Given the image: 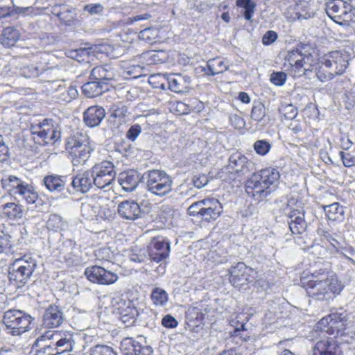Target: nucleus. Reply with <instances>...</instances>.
<instances>
[{"label":"nucleus","instance_id":"nucleus-1","mask_svg":"<svg viewBox=\"0 0 355 355\" xmlns=\"http://www.w3.org/2000/svg\"><path fill=\"white\" fill-rule=\"evenodd\" d=\"M306 293L310 297L320 301H327L339 295L343 285L338 277L324 270H320L308 277L303 282Z\"/></svg>","mask_w":355,"mask_h":355},{"label":"nucleus","instance_id":"nucleus-2","mask_svg":"<svg viewBox=\"0 0 355 355\" xmlns=\"http://www.w3.org/2000/svg\"><path fill=\"white\" fill-rule=\"evenodd\" d=\"M279 177L278 171L272 168L254 172L246 182V193L255 200H263L275 191Z\"/></svg>","mask_w":355,"mask_h":355},{"label":"nucleus","instance_id":"nucleus-3","mask_svg":"<svg viewBox=\"0 0 355 355\" xmlns=\"http://www.w3.org/2000/svg\"><path fill=\"white\" fill-rule=\"evenodd\" d=\"M316 328L334 338H340L343 342L355 343V325L348 322L343 313H331L322 318Z\"/></svg>","mask_w":355,"mask_h":355},{"label":"nucleus","instance_id":"nucleus-4","mask_svg":"<svg viewBox=\"0 0 355 355\" xmlns=\"http://www.w3.org/2000/svg\"><path fill=\"white\" fill-rule=\"evenodd\" d=\"M147 191L153 196L164 197L173 191L172 178L163 170H148L142 175Z\"/></svg>","mask_w":355,"mask_h":355},{"label":"nucleus","instance_id":"nucleus-5","mask_svg":"<svg viewBox=\"0 0 355 355\" xmlns=\"http://www.w3.org/2000/svg\"><path fill=\"white\" fill-rule=\"evenodd\" d=\"M284 67L293 77L309 76V72L313 70L315 60L311 54H303L299 50L289 51Z\"/></svg>","mask_w":355,"mask_h":355},{"label":"nucleus","instance_id":"nucleus-6","mask_svg":"<svg viewBox=\"0 0 355 355\" xmlns=\"http://www.w3.org/2000/svg\"><path fill=\"white\" fill-rule=\"evenodd\" d=\"M33 318L19 310L10 309L4 313L3 323L8 334L19 336L31 329Z\"/></svg>","mask_w":355,"mask_h":355},{"label":"nucleus","instance_id":"nucleus-7","mask_svg":"<svg viewBox=\"0 0 355 355\" xmlns=\"http://www.w3.org/2000/svg\"><path fill=\"white\" fill-rule=\"evenodd\" d=\"M82 216L87 220H106L112 217L113 212L101 197H94L82 203Z\"/></svg>","mask_w":355,"mask_h":355},{"label":"nucleus","instance_id":"nucleus-8","mask_svg":"<svg viewBox=\"0 0 355 355\" xmlns=\"http://www.w3.org/2000/svg\"><path fill=\"white\" fill-rule=\"evenodd\" d=\"M65 147L74 166L85 164L93 151L86 138L80 139L76 136L67 139Z\"/></svg>","mask_w":355,"mask_h":355},{"label":"nucleus","instance_id":"nucleus-9","mask_svg":"<svg viewBox=\"0 0 355 355\" xmlns=\"http://www.w3.org/2000/svg\"><path fill=\"white\" fill-rule=\"evenodd\" d=\"M36 266V261L32 257L16 259L10 268L9 279L15 282L18 287H21L30 279Z\"/></svg>","mask_w":355,"mask_h":355},{"label":"nucleus","instance_id":"nucleus-10","mask_svg":"<svg viewBox=\"0 0 355 355\" xmlns=\"http://www.w3.org/2000/svg\"><path fill=\"white\" fill-rule=\"evenodd\" d=\"M92 173V183L98 189L109 187L115 179L116 171L114 164L110 161H103L96 164L89 170Z\"/></svg>","mask_w":355,"mask_h":355},{"label":"nucleus","instance_id":"nucleus-11","mask_svg":"<svg viewBox=\"0 0 355 355\" xmlns=\"http://www.w3.org/2000/svg\"><path fill=\"white\" fill-rule=\"evenodd\" d=\"M327 15L338 24H342L352 19V6L343 0H332L326 5Z\"/></svg>","mask_w":355,"mask_h":355},{"label":"nucleus","instance_id":"nucleus-12","mask_svg":"<svg viewBox=\"0 0 355 355\" xmlns=\"http://www.w3.org/2000/svg\"><path fill=\"white\" fill-rule=\"evenodd\" d=\"M112 304L124 324L130 326L135 323L139 311L132 301L122 296H117L112 299Z\"/></svg>","mask_w":355,"mask_h":355},{"label":"nucleus","instance_id":"nucleus-13","mask_svg":"<svg viewBox=\"0 0 355 355\" xmlns=\"http://www.w3.org/2000/svg\"><path fill=\"white\" fill-rule=\"evenodd\" d=\"M229 273L230 282L234 287L246 289L249 283L254 279V271L244 263L239 262L230 269Z\"/></svg>","mask_w":355,"mask_h":355},{"label":"nucleus","instance_id":"nucleus-14","mask_svg":"<svg viewBox=\"0 0 355 355\" xmlns=\"http://www.w3.org/2000/svg\"><path fill=\"white\" fill-rule=\"evenodd\" d=\"M85 275L90 282L101 285L113 284L119 279L116 273L98 266L87 268L85 270Z\"/></svg>","mask_w":355,"mask_h":355},{"label":"nucleus","instance_id":"nucleus-15","mask_svg":"<svg viewBox=\"0 0 355 355\" xmlns=\"http://www.w3.org/2000/svg\"><path fill=\"white\" fill-rule=\"evenodd\" d=\"M150 261L159 263L168 257L170 253V242L162 236L154 238L149 245Z\"/></svg>","mask_w":355,"mask_h":355},{"label":"nucleus","instance_id":"nucleus-16","mask_svg":"<svg viewBox=\"0 0 355 355\" xmlns=\"http://www.w3.org/2000/svg\"><path fill=\"white\" fill-rule=\"evenodd\" d=\"M293 204L292 200L287 205L286 214L289 218L288 225L293 234H301L304 232L307 227V223L305 220V212L302 209H295L290 207Z\"/></svg>","mask_w":355,"mask_h":355},{"label":"nucleus","instance_id":"nucleus-17","mask_svg":"<svg viewBox=\"0 0 355 355\" xmlns=\"http://www.w3.org/2000/svg\"><path fill=\"white\" fill-rule=\"evenodd\" d=\"M227 167L230 173L241 176L253 171L254 163L241 153H235L229 157Z\"/></svg>","mask_w":355,"mask_h":355},{"label":"nucleus","instance_id":"nucleus-18","mask_svg":"<svg viewBox=\"0 0 355 355\" xmlns=\"http://www.w3.org/2000/svg\"><path fill=\"white\" fill-rule=\"evenodd\" d=\"M349 64V55L340 51L332 52L324 61V67L331 70L334 74H343Z\"/></svg>","mask_w":355,"mask_h":355},{"label":"nucleus","instance_id":"nucleus-19","mask_svg":"<svg viewBox=\"0 0 355 355\" xmlns=\"http://www.w3.org/2000/svg\"><path fill=\"white\" fill-rule=\"evenodd\" d=\"M120 349L123 355H152L153 352L151 347L142 346L130 337L125 338L121 341Z\"/></svg>","mask_w":355,"mask_h":355},{"label":"nucleus","instance_id":"nucleus-20","mask_svg":"<svg viewBox=\"0 0 355 355\" xmlns=\"http://www.w3.org/2000/svg\"><path fill=\"white\" fill-rule=\"evenodd\" d=\"M52 336L51 331H47L36 339L33 345L35 355H59L51 340L53 338Z\"/></svg>","mask_w":355,"mask_h":355},{"label":"nucleus","instance_id":"nucleus-21","mask_svg":"<svg viewBox=\"0 0 355 355\" xmlns=\"http://www.w3.org/2000/svg\"><path fill=\"white\" fill-rule=\"evenodd\" d=\"M203 207L200 218L205 221L216 220L223 212V206L218 200L215 198H205L202 202Z\"/></svg>","mask_w":355,"mask_h":355},{"label":"nucleus","instance_id":"nucleus-22","mask_svg":"<svg viewBox=\"0 0 355 355\" xmlns=\"http://www.w3.org/2000/svg\"><path fill=\"white\" fill-rule=\"evenodd\" d=\"M117 211L121 218L128 220H135L141 217V209L139 205L133 200L121 202L117 207Z\"/></svg>","mask_w":355,"mask_h":355},{"label":"nucleus","instance_id":"nucleus-23","mask_svg":"<svg viewBox=\"0 0 355 355\" xmlns=\"http://www.w3.org/2000/svg\"><path fill=\"white\" fill-rule=\"evenodd\" d=\"M64 313L61 308L55 305L49 306L43 315V325L47 328L60 327L64 322Z\"/></svg>","mask_w":355,"mask_h":355},{"label":"nucleus","instance_id":"nucleus-24","mask_svg":"<svg viewBox=\"0 0 355 355\" xmlns=\"http://www.w3.org/2000/svg\"><path fill=\"white\" fill-rule=\"evenodd\" d=\"M166 82L169 89L176 93H183L189 89L191 78L188 76L172 73L166 76Z\"/></svg>","mask_w":355,"mask_h":355},{"label":"nucleus","instance_id":"nucleus-25","mask_svg":"<svg viewBox=\"0 0 355 355\" xmlns=\"http://www.w3.org/2000/svg\"><path fill=\"white\" fill-rule=\"evenodd\" d=\"M51 334L53 338L51 340H53L55 348L56 351H58L59 354L72 349L73 335L71 332L61 333L51 331Z\"/></svg>","mask_w":355,"mask_h":355},{"label":"nucleus","instance_id":"nucleus-26","mask_svg":"<svg viewBox=\"0 0 355 355\" xmlns=\"http://www.w3.org/2000/svg\"><path fill=\"white\" fill-rule=\"evenodd\" d=\"M92 180V173L89 172V170H87L79 173L73 177L71 184L76 191L85 193L88 192L94 186Z\"/></svg>","mask_w":355,"mask_h":355},{"label":"nucleus","instance_id":"nucleus-27","mask_svg":"<svg viewBox=\"0 0 355 355\" xmlns=\"http://www.w3.org/2000/svg\"><path fill=\"white\" fill-rule=\"evenodd\" d=\"M139 181V174L134 170L122 172L118 178L119 184L126 192H132L135 190Z\"/></svg>","mask_w":355,"mask_h":355},{"label":"nucleus","instance_id":"nucleus-28","mask_svg":"<svg viewBox=\"0 0 355 355\" xmlns=\"http://www.w3.org/2000/svg\"><path fill=\"white\" fill-rule=\"evenodd\" d=\"M67 179V175L51 174L45 176L42 182L49 191L60 193L64 189Z\"/></svg>","mask_w":355,"mask_h":355},{"label":"nucleus","instance_id":"nucleus-29","mask_svg":"<svg viewBox=\"0 0 355 355\" xmlns=\"http://www.w3.org/2000/svg\"><path fill=\"white\" fill-rule=\"evenodd\" d=\"M26 183V182L12 175H5L1 180L2 188L10 195L15 196H17Z\"/></svg>","mask_w":355,"mask_h":355},{"label":"nucleus","instance_id":"nucleus-30","mask_svg":"<svg viewBox=\"0 0 355 355\" xmlns=\"http://www.w3.org/2000/svg\"><path fill=\"white\" fill-rule=\"evenodd\" d=\"M313 355H341V352L334 341L327 339L316 343Z\"/></svg>","mask_w":355,"mask_h":355},{"label":"nucleus","instance_id":"nucleus-31","mask_svg":"<svg viewBox=\"0 0 355 355\" xmlns=\"http://www.w3.org/2000/svg\"><path fill=\"white\" fill-rule=\"evenodd\" d=\"M51 12L67 26L71 25L75 18L72 8L67 5H55L52 7Z\"/></svg>","mask_w":355,"mask_h":355},{"label":"nucleus","instance_id":"nucleus-32","mask_svg":"<svg viewBox=\"0 0 355 355\" xmlns=\"http://www.w3.org/2000/svg\"><path fill=\"white\" fill-rule=\"evenodd\" d=\"M105 82H96L91 80L82 86V91L85 96L88 98L96 97L103 93V91L107 90Z\"/></svg>","mask_w":355,"mask_h":355},{"label":"nucleus","instance_id":"nucleus-33","mask_svg":"<svg viewBox=\"0 0 355 355\" xmlns=\"http://www.w3.org/2000/svg\"><path fill=\"white\" fill-rule=\"evenodd\" d=\"M323 209L329 220L343 221L345 218V209L338 202L323 206Z\"/></svg>","mask_w":355,"mask_h":355},{"label":"nucleus","instance_id":"nucleus-34","mask_svg":"<svg viewBox=\"0 0 355 355\" xmlns=\"http://www.w3.org/2000/svg\"><path fill=\"white\" fill-rule=\"evenodd\" d=\"M228 64L219 58H213L208 60L207 68L204 67L202 71L208 76H215L222 73L228 70Z\"/></svg>","mask_w":355,"mask_h":355},{"label":"nucleus","instance_id":"nucleus-35","mask_svg":"<svg viewBox=\"0 0 355 355\" xmlns=\"http://www.w3.org/2000/svg\"><path fill=\"white\" fill-rule=\"evenodd\" d=\"M149 250L144 245H135L130 249L128 258L132 262L144 263L150 261Z\"/></svg>","mask_w":355,"mask_h":355},{"label":"nucleus","instance_id":"nucleus-36","mask_svg":"<svg viewBox=\"0 0 355 355\" xmlns=\"http://www.w3.org/2000/svg\"><path fill=\"white\" fill-rule=\"evenodd\" d=\"M1 213L5 217L11 220L21 218L23 216V208L15 202H8L1 205Z\"/></svg>","mask_w":355,"mask_h":355},{"label":"nucleus","instance_id":"nucleus-37","mask_svg":"<svg viewBox=\"0 0 355 355\" xmlns=\"http://www.w3.org/2000/svg\"><path fill=\"white\" fill-rule=\"evenodd\" d=\"M141 58L148 65L158 64L167 61L168 54L164 51H150L143 53Z\"/></svg>","mask_w":355,"mask_h":355},{"label":"nucleus","instance_id":"nucleus-38","mask_svg":"<svg viewBox=\"0 0 355 355\" xmlns=\"http://www.w3.org/2000/svg\"><path fill=\"white\" fill-rule=\"evenodd\" d=\"M296 17L294 19H308L314 15L315 10L306 0H297L295 2Z\"/></svg>","mask_w":355,"mask_h":355},{"label":"nucleus","instance_id":"nucleus-39","mask_svg":"<svg viewBox=\"0 0 355 355\" xmlns=\"http://www.w3.org/2000/svg\"><path fill=\"white\" fill-rule=\"evenodd\" d=\"M20 37V33L17 29L9 26L3 29L1 34V44L7 47L12 46Z\"/></svg>","mask_w":355,"mask_h":355},{"label":"nucleus","instance_id":"nucleus-40","mask_svg":"<svg viewBox=\"0 0 355 355\" xmlns=\"http://www.w3.org/2000/svg\"><path fill=\"white\" fill-rule=\"evenodd\" d=\"M150 299L155 306H164L167 304L169 297L164 289L155 287L152 289Z\"/></svg>","mask_w":355,"mask_h":355},{"label":"nucleus","instance_id":"nucleus-41","mask_svg":"<svg viewBox=\"0 0 355 355\" xmlns=\"http://www.w3.org/2000/svg\"><path fill=\"white\" fill-rule=\"evenodd\" d=\"M17 196L28 204H33L38 199V195L33 187L27 182L20 189Z\"/></svg>","mask_w":355,"mask_h":355},{"label":"nucleus","instance_id":"nucleus-42","mask_svg":"<svg viewBox=\"0 0 355 355\" xmlns=\"http://www.w3.org/2000/svg\"><path fill=\"white\" fill-rule=\"evenodd\" d=\"M112 73L101 66L94 67L92 70L89 77L90 80H93L96 82H105L106 80H112Z\"/></svg>","mask_w":355,"mask_h":355},{"label":"nucleus","instance_id":"nucleus-43","mask_svg":"<svg viewBox=\"0 0 355 355\" xmlns=\"http://www.w3.org/2000/svg\"><path fill=\"white\" fill-rule=\"evenodd\" d=\"M95 256L99 261L114 263L116 261L117 254L110 248L103 247L96 250Z\"/></svg>","mask_w":355,"mask_h":355},{"label":"nucleus","instance_id":"nucleus-44","mask_svg":"<svg viewBox=\"0 0 355 355\" xmlns=\"http://www.w3.org/2000/svg\"><path fill=\"white\" fill-rule=\"evenodd\" d=\"M84 121L89 127L98 126L105 116L104 112H83Z\"/></svg>","mask_w":355,"mask_h":355},{"label":"nucleus","instance_id":"nucleus-45","mask_svg":"<svg viewBox=\"0 0 355 355\" xmlns=\"http://www.w3.org/2000/svg\"><path fill=\"white\" fill-rule=\"evenodd\" d=\"M158 34L159 31L157 28H148L139 32V37L147 43L153 44L156 42Z\"/></svg>","mask_w":355,"mask_h":355},{"label":"nucleus","instance_id":"nucleus-46","mask_svg":"<svg viewBox=\"0 0 355 355\" xmlns=\"http://www.w3.org/2000/svg\"><path fill=\"white\" fill-rule=\"evenodd\" d=\"M317 233L321 238L329 241L336 250L338 252V248H340V243L336 239V234H331L329 230L321 227L318 228Z\"/></svg>","mask_w":355,"mask_h":355},{"label":"nucleus","instance_id":"nucleus-47","mask_svg":"<svg viewBox=\"0 0 355 355\" xmlns=\"http://www.w3.org/2000/svg\"><path fill=\"white\" fill-rule=\"evenodd\" d=\"M315 74L317 78L321 82H326L332 79L335 75L328 67H324V62L318 68H315Z\"/></svg>","mask_w":355,"mask_h":355},{"label":"nucleus","instance_id":"nucleus-48","mask_svg":"<svg viewBox=\"0 0 355 355\" xmlns=\"http://www.w3.org/2000/svg\"><path fill=\"white\" fill-rule=\"evenodd\" d=\"M236 5L245 8L244 17L245 19L250 20L254 12L255 4L251 0H236Z\"/></svg>","mask_w":355,"mask_h":355},{"label":"nucleus","instance_id":"nucleus-49","mask_svg":"<svg viewBox=\"0 0 355 355\" xmlns=\"http://www.w3.org/2000/svg\"><path fill=\"white\" fill-rule=\"evenodd\" d=\"M63 225L64 223L62 217L57 214L50 215L49 220L46 222L47 228L52 231L62 230Z\"/></svg>","mask_w":355,"mask_h":355},{"label":"nucleus","instance_id":"nucleus-50","mask_svg":"<svg viewBox=\"0 0 355 355\" xmlns=\"http://www.w3.org/2000/svg\"><path fill=\"white\" fill-rule=\"evenodd\" d=\"M90 355H117V354L108 345H97L90 349Z\"/></svg>","mask_w":355,"mask_h":355},{"label":"nucleus","instance_id":"nucleus-51","mask_svg":"<svg viewBox=\"0 0 355 355\" xmlns=\"http://www.w3.org/2000/svg\"><path fill=\"white\" fill-rule=\"evenodd\" d=\"M254 150L259 155H266L270 151L271 146L270 143L266 140H258L254 142Z\"/></svg>","mask_w":355,"mask_h":355},{"label":"nucleus","instance_id":"nucleus-52","mask_svg":"<svg viewBox=\"0 0 355 355\" xmlns=\"http://www.w3.org/2000/svg\"><path fill=\"white\" fill-rule=\"evenodd\" d=\"M44 69L43 68L39 69L35 66H26L21 69V74L26 78H36L42 73Z\"/></svg>","mask_w":355,"mask_h":355},{"label":"nucleus","instance_id":"nucleus-53","mask_svg":"<svg viewBox=\"0 0 355 355\" xmlns=\"http://www.w3.org/2000/svg\"><path fill=\"white\" fill-rule=\"evenodd\" d=\"M166 76L165 75L154 74L150 76L148 82L153 84L154 87L165 89L164 81H166Z\"/></svg>","mask_w":355,"mask_h":355},{"label":"nucleus","instance_id":"nucleus-54","mask_svg":"<svg viewBox=\"0 0 355 355\" xmlns=\"http://www.w3.org/2000/svg\"><path fill=\"white\" fill-rule=\"evenodd\" d=\"M144 67L139 64H132L125 69V73L133 78H137L143 75Z\"/></svg>","mask_w":355,"mask_h":355},{"label":"nucleus","instance_id":"nucleus-55","mask_svg":"<svg viewBox=\"0 0 355 355\" xmlns=\"http://www.w3.org/2000/svg\"><path fill=\"white\" fill-rule=\"evenodd\" d=\"M202 202L203 200L192 203L188 208L187 211L189 215L200 218L202 209L203 207Z\"/></svg>","mask_w":355,"mask_h":355},{"label":"nucleus","instance_id":"nucleus-56","mask_svg":"<svg viewBox=\"0 0 355 355\" xmlns=\"http://www.w3.org/2000/svg\"><path fill=\"white\" fill-rule=\"evenodd\" d=\"M271 83L277 86L283 85L286 80V74L282 71L273 72L270 78Z\"/></svg>","mask_w":355,"mask_h":355},{"label":"nucleus","instance_id":"nucleus-57","mask_svg":"<svg viewBox=\"0 0 355 355\" xmlns=\"http://www.w3.org/2000/svg\"><path fill=\"white\" fill-rule=\"evenodd\" d=\"M34 8L32 6L28 7H17L13 6L10 7V16L15 15H30L33 13Z\"/></svg>","mask_w":355,"mask_h":355},{"label":"nucleus","instance_id":"nucleus-58","mask_svg":"<svg viewBox=\"0 0 355 355\" xmlns=\"http://www.w3.org/2000/svg\"><path fill=\"white\" fill-rule=\"evenodd\" d=\"M104 10V7L101 3H89L84 6L83 10L87 12L89 14L101 15Z\"/></svg>","mask_w":355,"mask_h":355},{"label":"nucleus","instance_id":"nucleus-59","mask_svg":"<svg viewBox=\"0 0 355 355\" xmlns=\"http://www.w3.org/2000/svg\"><path fill=\"white\" fill-rule=\"evenodd\" d=\"M241 112H239V114L236 113L232 114L230 116V121L231 124L237 129H241L245 126V121L243 118L241 116Z\"/></svg>","mask_w":355,"mask_h":355},{"label":"nucleus","instance_id":"nucleus-60","mask_svg":"<svg viewBox=\"0 0 355 355\" xmlns=\"http://www.w3.org/2000/svg\"><path fill=\"white\" fill-rule=\"evenodd\" d=\"M339 155L345 166L351 167L355 165V156L343 151H340Z\"/></svg>","mask_w":355,"mask_h":355},{"label":"nucleus","instance_id":"nucleus-61","mask_svg":"<svg viewBox=\"0 0 355 355\" xmlns=\"http://www.w3.org/2000/svg\"><path fill=\"white\" fill-rule=\"evenodd\" d=\"M141 128L139 124L132 125L126 133V137L131 141H135L141 133Z\"/></svg>","mask_w":355,"mask_h":355},{"label":"nucleus","instance_id":"nucleus-62","mask_svg":"<svg viewBox=\"0 0 355 355\" xmlns=\"http://www.w3.org/2000/svg\"><path fill=\"white\" fill-rule=\"evenodd\" d=\"M251 118L261 126L266 125L269 121V118L266 116V112H251Z\"/></svg>","mask_w":355,"mask_h":355},{"label":"nucleus","instance_id":"nucleus-63","mask_svg":"<svg viewBox=\"0 0 355 355\" xmlns=\"http://www.w3.org/2000/svg\"><path fill=\"white\" fill-rule=\"evenodd\" d=\"M162 324L166 328L173 329L178 326V322L174 317L168 314L162 318Z\"/></svg>","mask_w":355,"mask_h":355},{"label":"nucleus","instance_id":"nucleus-64","mask_svg":"<svg viewBox=\"0 0 355 355\" xmlns=\"http://www.w3.org/2000/svg\"><path fill=\"white\" fill-rule=\"evenodd\" d=\"M11 236L10 235H2L0 239V253L10 250L11 247Z\"/></svg>","mask_w":355,"mask_h":355}]
</instances>
